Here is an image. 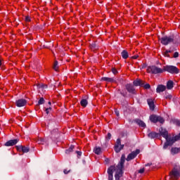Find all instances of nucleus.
I'll return each instance as SVG.
<instances>
[{
	"mask_svg": "<svg viewBox=\"0 0 180 180\" xmlns=\"http://www.w3.org/2000/svg\"><path fill=\"white\" fill-rule=\"evenodd\" d=\"M39 144H42L43 146H49V140L44 139L43 138H39L37 141Z\"/></svg>",
	"mask_w": 180,
	"mask_h": 180,
	"instance_id": "nucleus-17",
	"label": "nucleus"
},
{
	"mask_svg": "<svg viewBox=\"0 0 180 180\" xmlns=\"http://www.w3.org/2000/svg\"><path fill=\"white\" fill-rule=\"evenodd\" d=\"M75 148V146L74 145H71L70 146V148L65 150V153L66 154H70V153H72Z\"/></svg>",
	"mask_w": 180,
	"mask_h": 180,
	"instance_id": "nucleus-27",
	"label": "nucleus"
},
{
	"mask_svg": "<svg viewBox=\"0 0 180 180\" xmlns=\"http://www.w3.org/2000/svg\"><path fill=\"white\" fill-rule=\"evenodd\" d=\"M53 70L58 71V61L56 60L53 64Z\"/></svg>",
	"mask_w": 180,
	"mask_h": 180,
	"instance_id": "nucleus-32",
	"label": "nucleus"
},
{
	"mask_svg": "<svg viewBox=\"0 0 180 180\" xmlns=\"http://www.w3.org/2000/svg\"><path fill=\"white\" fill-rule=\"evenodd\" d=\"M165 99H169L170 101V99H172V95L169 93H165Z\"/></svg>",
	"mask_w": 180,
	"mask_h": 180,
	"instance_id": "nucleus-33",
	"label": "nucleus"
},
{
	"mask_svg": "<svg viewBox=\"0 0 180 180\" xmlns=\"http://www.w3.org/2000/svg\"><path fill=\"white\" fill-rule=\"evenodd\" d=\"M160 43L163 46H168V44L172 45L169 46L168 49H166L165 52L162 53V56L166 57L167 58H171L169 56V53H174V51H176L178 50V44H179L180 39L179 38H175L173 35L170 36H165L160 38Z\"/></svg>",
	"mask_w": 180,
	"mask_h": 180,
	"instance_id": "nucleus-1",
	"label": "nucleus"
},
{
	"mask_svg": "<svg viewBox=\"0 0 180 180\" xmlns=\"http://www.w3.org/2000/svg\"><path fill=\"white\" fill-rule=\"evenodd\" d=\"M169 179L171 180H178L180 178V165H174L173 168L169 173Z\"/></svg>",
	"mask_w": 180,
	"mask_h": 180,
	"instance_id": "nucleus-3",
	"label": "nucleus"
},
{
	"mask_svg": "<svg viewBox=\"0 0 180 180\" xmlns=\"http://www.w3.org/2000/svg\"><path fill=\"white\" fill-rule=\"evenodd\" d=\"M121 144H122V141L120 140V139H117L116 141V144L115 146H117V147H119Z\"/></svg>",
	"mask_w": 180,
	"mask_h": 180,
	"instance_id": "nucleus-36",
	"label": "nucleus"
},
{
	"mask_svg": "<svg viewBox=\"0 0 180 180\" xmlns=\"http://www.w3.org/2000/svg\"><path fill=\"white\" fill-rule=\"evenodd\" d=\"M180 151V148H172L171 153L174 155L175 154H178Z\"/></svg>",
	"mask_w": 180,
	"mask_h": 180,
	"instance_id": "nucleus-26",
	"label": "nucleus"
},
{
	"mask_svg": "<svg viewBox=\"0 0 180 180\" xmlns=\"http://www.w3.org/2000/svg\"><path fill=\"white\" fill-rule=\"evenodd\" d=\"M48 103H49V105H51V102H50V101Z\"/></svg>",
	"mask_w": 180,
	"mask_h": 180,
	"instance_id": "nucleus-52",
	"label": "nucleus"
},
{
	"mask_svg": "<svg viewBox=\"0 0 180 180\" xmlns=\"http://www.w3.org/2000/svg\"><path fill=\"white\" fill-rule=\"evenodd\" d=\"M22 147L23 146H16V149L18 150V151H22Z\"/></svg>",
	"mask_w": 180,
	"mask_h": 180,
	"instance_id": "nucleus-39",
	"label": "nucleus"
},
{
	"mask_svg": "<svg viewBox=\"0 0 180 180\" xmlns=\"http://www.w3.org/2000/svg\"><path fill=\"white\" fill-rule=\"evenodd\" d=\"M134 123H136V124L139 125V127H143L146 128V124L143 122V120L140 119H136L134 120Z\"/></svg>",
	"mask_w": 180,
	"mask_h": 180,
	"instance_id": "nucleus-16",
	"label": "nucleus"
},
{
	"mask_svg": "<svg viewBox=\"0 0 180 180\" xmlns=\"http://www.w3.org/2000/svg\"><path fill=\"white\" fill-rule=\"evenodd\" d=\"M140 154V150L139 149H136V151H133L131 153H129L126 158L127 161H131V160H134Z\"/></svg>",
	"mask_w": 180,
	"mask_h": 180,
	"instance_id": "nucleus-8",
	"label": "nucleus"
},
{
	"mask_svg": "<svg viewBox=\"0 0 180 180\" xmlns=\"http://www.w3.org/2000/svg\"><path fill=\"white\" fill-rule=\"evenodd\" d=\"M149 119L150 120V122H152V123H160L161 124H164V123H165V120L164 119V117L160 116V115H151L149 117Z\"/></svg>",
	"mask_w": 180,
	"mask_h": 180,
	"instance_id": "nucleus-6",
	"label": "nucleus"
},
{
	"mask_svg": "<svg viewBox=\"0 0 180 180\" xmlns=\"http://www.w3.org/2000/svg\"><path fill=\"white\" fill-rule=\"evenodd\" d=\"M131 58H133L134 60H137V58H139V56H134L131 57Z\"/></svg>",
	"mask_w": 180,
	"mask_h": 180,
	"instance_id": "nucleus-47",
	"label": "nucleus"
},
{
	"mask_svg": "<svg viewBox=\"0 0 180 180\" xmlns=\"http://www.w3.org/2000/svg\"><path fill=\"white\" fill-rule=\"evenodd\" d=\"M158 136H160V134L154 131H152L148 134V136L149 137V139H157Z\"/></svg>",
	"mask_w": 180,
	"mask_h": 180,
	"instance_id": "nucleus-20",
	"label": "nucleus"
},
{
	"mask_svg": "<svg viewBox=\"0 0 180 180\" xmlns=\"http://www.w3.org/2000/svg\"><path fill=\"white\" fill-rule=\"evenodd\" d=\"M44 47L45 49H49V47L46 46V45H44Z\"/></svg>",
	"mask_w": 180,
	"mask_h": 180,
	"instance_id": "nucleus-51",
	"label": "nucleus"
},
{
	"mask_svg": "<svg viewBox=\"0 0 180 180\" xmlns=\"http://www.w3.org/2000/svg\"><path fill=\"white\" fill-rule=\"evenodd\" d=\"M115 113L116 116H117V117H119V116L120 115L119 110H117V109H115Z\"/></svg>",
	"mask_w": 180,
	"mask_h": 180,
	"instance_id": "nucleus-41",
	"label": "nucleus"
},
{
	"mask_svg": "<svg viewBox=\"0 0 180 180\" xmlns=\"http://www.w3.org/2000/svg\"><path fill=\"white\" fill-rule=\"evenodd\" d=\"M50 110H51V107H49L45 110L46 115H49V113H50Z\"/></svg>",
	"mask_w": 180,
	"mask_h": 180,
	"instance_id": "nucleus-40",
	"label": "nucleus"
},
{
	"mask_svg": "<svg viewBox=\"0 0 180 180\" xmlns=\"http://www.w3.org/2000/svg\"><path fill=\"white\" fill-rule=\"evenodd\" d=\"M167 89V86L164 84H159L156 88L157 94H161V92H164Z\"/></svg>",
	"mask_w": 180,
	"mask_h": 180,
	"instance_id": "nucleus-12",
	"label": "nucleus"
},
{
	"mask_svg": "<svg viewBox=\"0 0 180 180\" xmlns=\"http://www.w3.org/2000/svg\"><path fill=\"white\" fill-rule=\"evenodd\" d=\"M174 124H176V126H179V127H180V120H174Z\"/></svg>",
	"mask_w": 180,
	"mask_h": 180,
	"instance_id": "nucleus-38",
	"label": "nucleus"
},
{
	"mask_svg": "<svg viewBox=\"0 0 180 180\" xmlns=\"http://www.w3.org/2000/svg\"><path fill=\"white\" fill-rule=\"evenodd\" d=\"M80 105L83 108H86V106H88V101L85 98L82 99L80 101Z\"/></svg>",
	"mask_w": 180,
	"mask_h": 180,
	"instance_id": "nucleus-25",
	"label": "nucleus"
},
{
	"mask_svg": "<svg viewBox=\"0 0 180 180\" xmlns=\"http://www.w3.org/2000/svg\"><path fill=\"white\" fill-rule=\"evenodd\" d=\"M148 102V105L150 108V110H154L155 109V105L154 104V101L153 100V98H148L147 100Z\"/></svg>",
	"mask_w": 180,
	"mask_h": 180,
	"instance_id": "nucleus-15",
	"label": "nucleus"
},
{
	"mask_svg": "<svg viewBox=\"0 0 180 180\" xmlns=\"http://www.w3.org/2000/svg\"><path fill=\"white\" fill-rule=\"evenodd\" d=\"M151 165H153V163H148L145 165V167H151Z\"/></svg>",
	"mask_w": 180,
	"mask_h": 180,
	"instance_id": "nucleus-48",
	"label": "nucleus"
},
{
	"mask_svg": "<svg viewBox=\"0 0 180 180\" xmlns=\"http://www.w3.org/2000/svg\"><path fill=\"white\" fill-rule=\"evenodd\" d=\"M25 22H30V17L26 16L25 17Z\"/></svg>",
	"mask_w": 180,
	"mask_h": 180,
	"instance_id": "nucleus-44",
	"label": "nucleus"
},
{
	"mask_svg": "<svg viewBox=\"0 0 180 180\" xmlns=\"http://www.w3.org/2000/svg\"><path fill=\"white\" fill-rule=\"evenodd\" d=\"M15 103L18 108H22V106L27 103V101L25 99L21 98L16 101Z\"/></svg>",
	"mask_w": 180,
	"mask_h": 180,
	"instance_id": "nucleus-11",
	"label": "nucleus"
},
{
	"mask_svg": "<svg viewBox=\"0 0 180 180\" xmlns=\"http://www.w3.org/2000/svg\"><path fill=\"white\" fill-rule=\"evenodd\" d=\"M120 146H114V150L115 151V153H120V151H122V150H123V148H124V145H122V143L120 145Z\"/></svg>",
	"mask_w": 180,
	"mask_h": 180,
	"instance_id": "nucleus-18",
	"label": "nucleus"
},
{
	"mask_svg": "<svg viewBox=\"0 0 180 180\" xmlns=\"http://www.w3.org/2000/svg\"><path fill=\"white\" fill-rule=\"evenodd\" d=\"M70 170H67V169H65L63 170V172H64V174H68V173L70 172Z\"/></svg>",
	"mask_w": 180,
	"mask_h": 180,
	"instance_id": "nucleus-46",
	"label": "nucleus"
},
{
	"mask_svg": "<svg viewBox=\"0 0 180 180\" xmlns=\"http://www.w3.org/2000/svg\"><path fill=\"white\" fill-rule=\"evenodd\" d=\"M142 87H143L145 89H150V88H151V86L150 85V84H145V82H143V86Z\"/></svg>",
	"mask_w": 180,
	"mask_h": 180,
	"instance_id": "nucleus-34",
	"label": "nucleus"
},
{
	"mask_svg": "<svg viewBox=\"0 0 180 180\" xmlns=\"http://www.w3.org/2000/svg\"><path fill=\"white\" fill-rule=\"evenodd\" d=\"M90 49L91 50H98V45H96V43L93 42L90 44Z\"/></svg>",
	"mask_w": 180,
	"mask_h": 180,
	"instance_id": "nucleus-30",
	"label": "nucleus"
},
{
	"mask_svg": "<svg viewBox=\"0 0 180 180\" xmlns=\"http://www.w3.org/2000/svg\"><path fill=\"white\" fill-rule=\"evenodd\" d=\"M19 143V139H11L4 143L5 147H12Z\"/></svg>",
	"mask_w": 180,
	"mask_h": 180,
	"instance_id": "nucleus-9",
	"label": "nucleus"
},
{
	"mask_svg": "<svg viewBox=\"0 0 180 180\" xmlns=\"http://www.w3.org/2000/svg\"><path fill=\"white\" fill-rule=\"evenodd\" d=\"M101 81H105V82H115L116 81L113 77H102Z\"/></svg>",
	"mask_w": 180,
	"mask_h": 180,
	"instance_id": "nucleus-21",
	"label": "nucleus"
},
{
	"mask_svg": "<svg viewBox=\"0 0 180 180\" xmlns=\"http://www.w3.org/2000/svg\"><path fill=\"white\" fill-rule=\"evenodd\" d=\"M116 169L115 166H110L108 167L107 172L108 174V180H113V172Z\"/></svg>",
	"mask_w": 180,
	"mask_h": 180,
	"instance_id": "nucleus-10",
	"label": "nucleus"
},
{
	"mask_svg": "<svg viewBox=\"0 0 180 180\" xmlns=\"http://www.w3.org/2000/svg\"><path fill=\"white\" fill-rule=\"evenodd\" d=\"M147 72L149 74H162L164 72V69L158 68L155 65L148 66L147 68Z\"/></svg>",
	"mask_w": 180,
	"mask_h": 180,
	"instance_id": "nucleus-4",
	"label": "nucleus"
},
{
	"mask_svg": "<svg viewBox=\"0 0 180 180\" xmlns=\"http://www.w3.org/2000/svg\"><path fill=\"white\" fill-rule=\"evenodd\" d=\"M134 86H144V81L141 79H136L133 82Z\"/></svg>",
	"mask_w": 180,
	"mask_h": 180,
	"instance_id": "nucleus-14",
	"label": "nucleus"
},
{
	"mask_svg": "<svg viewBox=\"0 0 180 180\" xmlns=\"http://www.w3.org/2000/svg\"><path fill=\"white\" fill-rule=\"evenodd\" d=\"M94 153L97 155H99L102 153V148H101V147L96 146L94 148Z\"/></svg>",
	"mask_w": 180,
	"mask_h": 180,
	"instance_id": "nucleus-23",
	"label": "nucleus"
},
{
	"mask_svg": "<svg viewBox=\"0 0 180 180\" xmlns=\"http://www.w3.org/2000/svg\"><path fill=\"white\" fill-rule=\"evenodd\" d=\"M166 88L167 89H172V88H174V81L172 80L167 81Z\"/></svg>",
	"mask_w": 180,
	"mask_h": 180,
	"instance_id": "nucleus-22",
	"label": "nucleus"
},
{
	"mask_svg": "<svg viewBox=\"0 0 180 180\" xmlns=\"http://www.w3.org/2000/svg\"><path fill=\"white\" fill-rule=\"evenodd\" d=\"M169 72V74H179V69L174 65H165L163 67V72Z\"/></svg>",
	"mask_w": 180,
	"mask_h": 180,
	"instance_id": "nucleus-5",
	"label": "nucleus"
},
{
	"mask_svg": "<svg viewBox=\"0 0 180 180\" xmlns=\"http://www.w3.org/2000/svg\"><path fill=\"white\" fill-rule=\"evenodd\" d=\"M112 74H114V75H116V74H117V70L115 68H112V70H111Z\"/></svg>",
	"mask_w": 180,
	"mask_h": 180,
	"instance_id": "nucleus-37",
	"label": "nucleus"
},
{
	"mask_svg": "<svg viewBox=\"0 0 180 180\" xmlns=\"http://www.w3.org/2000/svg\"><path fill=\"white\" fill-rule=\"evenodd\" d=\"M21 151L24 153H29V151H30V148L29 147L22 146V149Z\"/></svg>",
	"mask_w": 180,
	"mask_h": 180,
	"instance_id": "nucleus-31",
	"label": "nucleus"
},
{
	"mask_svg": "<svg viewBox=\"0 0 180 180\" xmlns=\"http://www.w3.org/2000/svg\"><path fill=\"white\" fill-rule=\"evenodd\" d=\"M120 95H122V96H124V97H126V96L127 95V93H124V92H123V91H120Z\"/></svg>",
	"mask_w": 180,
	"mask_h": 180,
	"instance_id": "nucleus-43",
	"label": "nucleus"
},
{
	"mask_svg": "<svg viewBox=\"0 0 180 180\" xmlns=\"http://www.w3.org/2000/svg\"><path fill=\"white\" fill-rule=\"evenodd\" d=\"M76 153L77 154V155H78L79 157H81V155H82V152H81V151L77 150V151H76Z\"/></svg>",
	"mask_w": 180,
	"mask_h": 180,
	"instance_id": "nucleus-42",
	"label": "nucleus"
},
{
	"mask_svg": "<svg viewBox=\"0 0 180 180\" xmlns=\"http://www.w3.org/2000/svg\"><path fill=\"white\" fill-rule=\"evenodd\" d=\"M105 162H109V159L108 158L105 159Z\"/></svg>",
	"mask_w": 180,
	"mask_h": 180,
	"instance_id": "nucleus-50",
	"label": "nucleus"
},
{
	"mask_svg": "<svg viewBox=\"0 0 180 180\" xmlns=\"http://www.w3.org/2000/svg\"><path fill=\"white\" fill-rule=\"evenodd\" d=\"M126 161V155L122 154L120 158V161L117 165V168L118 169V172L115 174V180H120V175L123 174V168H124V162Z\"/></svg>",
	"mask_w": 180,
	"mask_h": 180,
	"instance_id": "nucleus-2",
	"label": "nucleus"
},
{
	"mask_svg": "<svg viewBox=\"0 0 180 180\" xmlns=\"http://www.w3.org/2000/svg\"><path fill=\"white\" fill-rule=\"evenodd\" d=\"M45 102L46 101H44V98L41 97L38 101V103L37 104V106H40V105H44Z\"/></svg>",
	"mask_w": 180,
	"mask_h": 180,
	"instance_id": "nucleus-29",
	"label": "nucleus"
},
{
	"mask_svg": "<svg viewBox=\"0 0 180 180\" xmlns=\"http://www.w3.org/2000/svg\"><path fill=\"white\" fill-rule=\"evenodd\" d=\"M143 172H144V168L140 169L139 170V174H143Z\"/></svg>",
	"mask_w": 180,
	"mask_h": 180,
	"instance_id": "nucleus-45",
	"label": "nucleus"
},
{
	"mask_svg": "<svg viewBox=\"0 0 180 180\" xmlns=\"http://www.w3.org/2000/svg\"><path fill=\"white\" fill-rule=\"evenodd\" d=\"M121 56L124 60H127V58H129V53L126 50H123L121 53Z\"/></svg>",
	"mask_w": 180,
	"mask_h": 180,
	"instance_id": "nucleus-24",
	"label": "nucleus"
},
{
	"mask_svg": "<svg viewBox=\"0 0 180 180\" xmlns=\"http://www.w3.org/2000/svg\"><path fill=\"white\" fill-rule=\"evenodd\" d=\"M110 139H112V134L108 133L107 136L105 137V140H107V141H109Z\"/></svg>",
	"mask_w": 180,
	"mask_h": 180,
	"instance_id": "nucleus-35",
	"label": "nucleus"
},
{
	"mask_svg": "<svg viewBox=\"0 0 180 180\" xmlns=\"http://www.w3.org/2000/svg\"><path fill=\"white\" fill-rule=\"evenodd\" d=\"M51 138L58 139L60 137V133L58 132V129H54L51 131Z\"/></svg>",
	"mask_w": 180,
	"mask_h": 180,
	"instance_id": "nucleus-13",
	"label": "nucleus"
},
{
	"mask_svg": "<svg viewBox=\"0 0 180 180\" xmlns=\"http://www.w3.org/2000/svg\"><path fill=\"white\" fill-rule=\"evenodd\" d=\"M37 88H39V89H47L48 86L44 84H39L37 85Z\"/></svg>",
	"mask_w": 180,
	"mask_h": 180,
	"instance_id": "nucleus-28",
	"label": "nucleus"
},
{
	"mask_svg": "<svg viewBox=\"0 0 180 180\" xmlns=\"http://www.w3.org/2000/svg\"><path fill=\"white\" fill-rule=\"evenodd\" d=\"M125 89L129 92V94H131V95H136L137 94V91H136V87L132 84H127L125 85Z\"/></svg>",
	"mask_w": 180,
	"mask_h": 180,
	"instance_id": "nucleus-7",
	"label": "nucleus"
},
{
	"mask_svg": "<svg viewBox=\"0 0 180 180\" xmlns=\"http://www.w3.org/2000/svg\"><path fill=\"white\" fill-rule=\"evenodd\" d=\"M169 55L172 57L169 58H178V57H179V52L174 51L172 53H169Z\"/></svg>",
	"mask_w": 180,
	"mask_h": 180,
	"instance_id": "nucleus-19",
	"label": "nucleus"
},
{
	"mask_svg": "<svg viewBox=\"0 0 180 180\" xmlns=\"http://www.w3.org/2000/svg\"><path fill=\"white\" fill-rule=\"evenodd\" d=\"M2 67V59H0V68Z\"/></svg>",
	"mask_w": 180,
	"mask_h": 180,
	"instance_id": "nucleus-49",
	"label": "nucleus"
}]
</instances>
